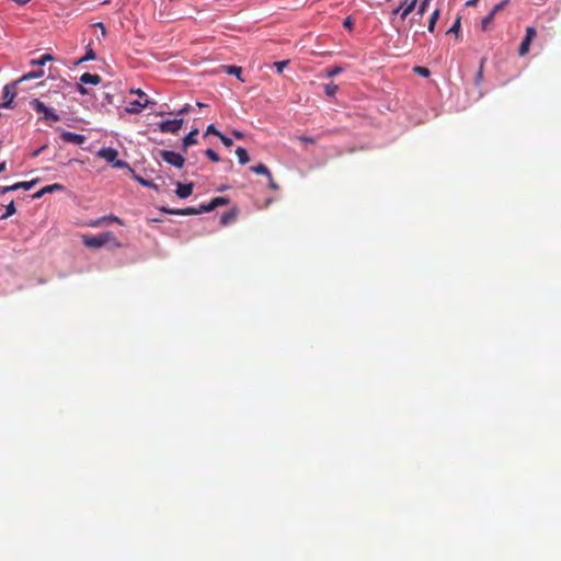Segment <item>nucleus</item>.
Here are the masks:
<instances>
[{"instance_id":"obj_1","label":"nucleus","mask_w":561,"mask_h":561,"mask_svg":"<svg viewBox=\"0 0 561 561\" xmlns=\"http://www.w3.org/2000/svg\"><path fill=\"white\" fill-rule=\"evenodd\" d=\"M82 241L85 247L91 249H98L107 243H112L116 248L122 247L121 242L112 231H106L98 236H83Z\"/></svg>"},{"instance_id":"obj_2","label":"nucleus","mask_w":561,"mask_h":561,"mask_svg":"<svg viewBox=\"0 0 561 561\" xmlns=\"http://www.w3.org/2000/svg\"><path fill=\"white\" fill-rule=\"evenodd\" d=\"M32 108L38 113V114H43V118L44 119H50L53 122H58L60 121V116L58 114H56L51 108L47 107L42 101H39L38 99H33L31 102H30Z\"/></svg>"},{"instance_id":"obj_3","label":"nucleus","mask_w":561,"mask_h":561,"mask_svg":"<svg viewBox=\"0 0 561 561\" xmlns=\"http://www.w3.org/2000/svg\"><path fill=\"white\" fill-rule=\"evenodd\" d=\"M160 157L164 162H167L175 168H179V169H181L185 163L184 157L174 151L161 150Z\"/></svg>"},{"instance_id":"obj_4","label":"nucleus","mask_w":561,"mask_h":561,"mask_svg":"<svg viewBox=\"0 0 561 561\" xmlns=\"http://www.w3.org/2000/svg\"><path fill=\"white\" fill-rule=\"evenodd\" d=\"M184 121L182 118L167 119L158 124L161 133L176 134L183 126Z\"/></svg>"},{"instance_id":"obj_5","label":"nucleus","mask_w":561,"mask_h":561,"mask_svg":"<svg viewBox=\"0 0 561 561\" xmlns=\"http://www.w3.org/2000/svg\"><path fill=\"white\" fill-rule=\"evenodd\" d=\"M16 81L13 82L12 84H7L4 88H3V103L1 104V107H5V108H10L12 107V102L15 98V87H16Z\"/></svg>"},{"instance_id":"obj_6","label":"nucleus","mask_w":561,"mask_h":561,"mask_svg":"<svg viewBox=\"0 0 561 561\" xmlns=\"http://www.w3.org/2000/svg\"><path fill=\"white\" fill-rule=\"evenodd\" d=\"M160 210L165 214H172V215H182V216H188V215H198L199 210L195 207H186V208H168V207H161Z\"/></svg>"},{"instance_id":"obj_7","label":"nucleus","mask_w":561,"mask_h":561,"mask_svg":"<svg viewBox=\"0 0 561 561\" xmlns=\"http://www.w3.org/2000/svg\"><path fill=\"white\" fill-rule=\"evenodd\" d=\"M60 138L65 142L75 144V145H82L85 141V137L83 135L75 134L71 131H62L60 135Z\"/></svg>"},{"instance_id":"obj_8","label":"nucleus","mask_w":561,"mask_h":561,"mask_svg":"<svg viewBox=\"0 0 561 561\" xmlns=\"http://www.w3.org/2000/svg\"><path fill=\"white\" fill-rule=\"evenodd\" d=\"M193 188H194L193 183H186V184L178 183L175 194L179 198H187L188 196L192 195Z\"/></svg>"},{"instance_id":"obj_9","label":"nucleus","mask_w":561,"mask_h":561,"mask_svg":"<svg viewBox=\"0 0 561 561\" xmlns=\"http://www.w3.org/2000/svg\"><path fill=\"white\" fill-rule=\"evenodd\" d=\"M149 104H153V102L147 99L145 100V102L131 101L129 103V106L126 108V112L129 114H138L141 112L142 108L147 107Z\"/></svg>"},{"instance_id":"obj_10","label":"nucleus","mask_w":561,"mask_h":561,"mask_svg":"<svg viewBox=\"0 0 561 561\" xmlns=\"http://www.w3.org/2000/svg\"><path fill=\"white\" fill-rule=\"evenodd\" d=\"M98 156L103 158L105 161L113 163L118 156V152L114 148H102Z\"/></svg>"},{"instance_id":"obj_11","label":"nucleus","mask_w":561,"mask_h":561,"mask_svg":"<svg viewBox=\"0 0 561 561\" xmlns=\"http://www.w3.org/2000/svg\"><path fill=\"white\" fill-rule=\"evenodd\" d=\"M62 190V185L61 184H51V185H47L43 188H41L39 191H37L36 193L33 194V198L37 199V198H41L42 196H44V194H49L51 192H55V191H60Z\"/></svg>"},{"instance_id":"obj_12","label":"nucleus","mask_w":561,"mask_h":561,"mask_svg":"<svg viewBox=\"0 0 561 561\" xmlns=\"http://www.w3.org/2000/svg\"><path fill=\"white\" fill-rule=\"evenodd\" d=\"M80 81L81 83L83 84H99L101 82V77L96 73H90V72H84L81 77H80Z\"/></svg>"},{"instance_id":"obj_13","label":"nucleus","mask_w":561,"mask_h":561,"mask_svg":"<svg viewBox=\"0 0 561 561\" xmlns=\"http://www.w3.org/2000/svg\"><path fill=\"white\" fill-rule=\"evenodd\" d=\"M198 135V129L195 128L193 130H191L184 138H183V149L184 151H186V149L192 146V145H195L197 144V139H196V136Z\"/></svg>"},{"instance_id":"obj_14","label":"nucleus","mask_w":561,"mask_h":561,"mask_svg":"<svg viewBox=\"0 0 561 561\" xmlns=\"http://www.w3.org/2000/svg\"><path fill=\"white\" fill-rule=\"evenodd\" d=\"M416 3H417V0H404L401 3V5H403L402 13H401L402 20H404L415 9Z\"/></svg>"},{"instance_id":"obj_15","label":"nucleus","mask_w":561,"mask_h":561,"mask_svg":"<svg viewBox=\"0 0 561 561\" xmlns=\"http://www.w3.org/2000/svg\"><path fill=\"white\" fill-rule=\"evenodd\" d=\"M236 217H237V209L232 208L221 216L220 222L222 226H227V225L231 224L232 221H234Z\"/></svg>"},{"instance_id":"obj_16","label":"nucleus","mask_w":561,"mask_h":561,"mask_svg":"<svg viewBox=\"0 0 561 561\" xmlns=\"http://www.w3.org/2000/svg\"><path fill=\"white\" fill-rule=\"evenodd\" d=\"M43 76H44V70H42V69L36 70V71H30V72L23 75L19 80H16V83H21L23 81H27L31 79H38V78H42Z\"/></svg>"},{"instance_id":"obj_17","label":"nucleus","mask_w":561,"mask_h":561,"mask_svg":"<svg viewBox=\"0 0 561 561\" xmlns=\"http://www.w3.org/2000/svg\"><path fill=\"white\" fill-rule=\"evenodd\" d=\"M236 154L238 157V160H239V163L240 164H245L250 161V157L248 154V151L242 148V147H238L237 150H236Z\"/></svg>"},{"instance_id":"obj_18","label":"nucleus","mask_w":561,"mask_h":561,"mask_svg":"<svg viewBox=\"0 0 561 561\" xmlns=\"http://www.w3.org/2000/svg\"><path fill=\"white\" fill-rule=\"evenodd\" d=\"M250 170L256 174H262V175H265L267 178H271V171L268 170V168L263 164V163H260L257 165H253L250 168Z\"/></svg>"},{"instance_id":"obj_19","label":"nucleus","mask_w":561,"mask_h":561,"mask_svg":"<svg viewBox=\"0 0 561 561\" xmlns=\"http://www.w3.org/2000/svg\"><path fill=\"white\" fill-rule=\"evenodd\" d=\"M222 69L225 70L226 73L228 75H233L236 76L238 79H240L241 81H243L241 79V73H242V68L241 67H238V66H224Z\"/></svg>"},{"instance_id":"obj_20","label":"nucleus","mask_w":561,"mask_h":561,"mask_svg":"<svg viewBox=\"0 0 561 561\" xmlns=\"http://www.w3.org/2000/svg\"><path fill=\"white\" fill-rule=\"evenodd\" d=\"M134 179L139 183L141 184L142 186H146V187H150V188H153V190H158V185L153 182V181H150V180H146L144 179L142 176L138 175V174H134Z\"/></svg>"},{"instance_id":"obj_21","label":"nucleus","mask_w":561,"mask_h":561,"mask_svg":"<svg viewBox=\"0 0 561 561\" xmlns=\"http://www.w3.org/2000/svg\"><path fill=\"white\" fill-rule=\"evenodd\" d=\"M37 183V180L26 181V182H18L13 184V188L19 190L23 188L25 191L31 190L35 184Z\"/></svg>"},{"instance_id":"obj_22","label":"nucleus","mask_w":561,"mask_h":561,"mask_svg":"<svg viewBox=\"0 0 561 561\" xmlns=\"http://www.w3.org/2000/svg\"><path fill=\"white\" fill-rule=\"evenodd\" d=\"M439 15H440V11H439L438 9H436V10L432 13V15H431V18H430V21H428V31H430V32H434V30H435V25H436V23H437V21H438V19H439Z\"/></svg>"},{"instance_id":"obj_23","label":"nucleus","mask_w":561,"mask_h":561,"mask_svg":"<svg viewBox=\"0 0 561 561\" xmlns=\"http://www.w3.org/2000/svg\"><path fill=\"white\" fill-rule=\"evenodd\" d=\"M54 57L50 54H45L38 59H32L31 65L32 66H44L47 61L53 60Z\"/></svg>"},{"instance_id":"obj_24","label":"nucleus","mask_w":561,"mask_h":561,"mask_svg":"<svg viewBox=\"0 0 561 561\" xmlns=\"http://www.w3.org/2000/svg\"><path fill=\"white\" fill-rule=\"evenodd\" d=\"M210 203H211L213 208L215 209L219 206H225V205L229 204V199L226 197L218 196V197H214L210 201Z\"/></svg>"},{"instance_id":"obj_25","label":"nucleus","mask_w":561,"mask_h":561,"mask_svg":"<svg viewBox=\"0 0 561 561\" xmlns=\"http://www.w3.org/2000/svg\"><path fill=\"white\" fill-rule=\"evenodd\" d=\"M96 58L95 53L90 47V45L87 47L85 55L79 60V62L88 61V60H94Z\"/></svg>"},{"instance_id":"obj_26","label":"nucleus","mask_w":561,"mask_h":561,"mask_svg":"<svg viewBox=\"0 0 561 561\" xmlns=\"http://www.w3.org/2000/svg\"><path fill=\"white\" fill-rule=\"evenodd\" d=\"M94 27H98L100 28L101 31H99V34H101L100 36H96V39L99 42H101L102 39L105 38L106 36V28H105V25L102 23V22H98V23H94L93 24Z\"/></svg>"},{"instance_id":"obj_27","label":"nucleus","mask_w":561,"mask_h":561,"mask_svg":"<svg viewBox=\"0 0 561 561\" xmlns=\"http://www.w3.org/2000/svg\"><path fill=\"white\" fill-rule=\"evenodd\" d=\"M94 27H98L100 28L101 31H99V34H101L100 36H96V39L99 42H101L102 39L105 38L106 36V28H105V25L102 23V22H98V23H94L93 24Z\"/></svg>"},{"instance_id":"obj_28","label":"nucleus","mask_w":561,"mask_h":561,"mask_svg":"<svg viewBox=\"0 0 561 561\" xmlns=\"http://www.w3.org/2000/svg\"><path fill=\"white\" fill-rule=\"evenodd\" d=\"M530 43H531L530 41H527L524 37L523 42L520 43L519 50H518L520 56H524L529 51Z\"/></svg>"},{"instance_id":"obj_29","label":"nucleus","mask_w":561,"mask_h":561,"mask_svg":"<svg viewBox=\"0 0 561 561\" xmlns=\"http://www.w3.org/2000/svg\"><path fill=\"white\" fill-rule=\"evenodd\" d=\"M337 90H339V87L334 83H328L324 87V92L328 96H333Z\"/></svg>"},{"instance_id":"obj_30","label":"nucleus","mask_w":561,"mask_h":561,"mask_svg":"<svg viewBox=\"0 0 561 561\" xmlns=\"http://www.w3.org/2000/svg\"><path fill=\"white\" fill-rule=\"evenodd\" d=\"M431 1L432 0H422V2L420 3V5L417 8L416 14L420 15V16H423L424 13L426 12Z\"/></svg>"},{"instance_id":"obj_31","label":"nucleus","mask_w":561,"mask_h":561,"mask_svg":"<svg viewBox=\"0 0 561 561\" xmlns=\"http://www.w3.org/2000/svg\"><path fill=\"white\" fill-rule=\"evenodd\" d=\"M16 209H15V206H14V203L11 202L7 208H5V213L1 216L2 219H5L10 216H12L13 214H15Z\"/></svg>"},{"instance_id":"obj_32","label":"nucleus","mask_w":561,"mask_h":561,"mask_svg":"<svg viewBox=\"0 0 561 561\" xmlns=\"http://www.w3.org/2000/svg\"><path fill=\"white\" fill-rule=\"evenodd\" d=\"M535 36H536V30H535V27H533V26H528V27L526 28V35H525V38H526L527 41H530V42H531V41L534 39V37H535Z\"/></svg>"},{"instance_id":"obj_33","label":"nucleus","mask_w":561,"mask_h":561,"mask_svg":"<svg viewBox=\"0 0 561 561\" xmlns=\"http://www.w3.org/2000/svg\"><path fill=\"white\" fill-rule=\"evenodd\" d=\"M414 71H415L417 75H420V76H422V77H424V78H426V77H428V76H430V70H428L427 68H425V67L416 66V67L414 68Z\"/></svg>"},{"instance_id":"obj_34","label":"nucleus","mask_w":561,"mask_h":561,"mask_svg":"<svg viewBox=\"0 0 561 561\" xmlns=\"http://www.w3.org/2000/svg\"><path fill=\"white\" fill-rule=\"evenodd\" d=\"M205 154L214 162H218L219 161V156L217 154L216 151H214L213 149H207L205 151Z\"/></svg>"},{"instance_id":"obj_35","label":"nucleus","mask_w":561,"mask_h":561,"mask_svg":"<svg viewBox=\"0 0 561 561\" xmlns=\"http://www.w3.org/2000/svg\"><path fill=\"white\" fill-rule=\"evenodd\" d=\"M460 31V18H458L454 24L451 25V27L448 30L447 33H455V34H458Z\"/></svg>"},{"instance_id":"obj_36","label":"nucleus","mask_w":561,"mask_h":561,"mask_svg":"<svg viewBox=\"0 0 561 561\" xmlns=\"http://www.w3.org/2000/svg\"><path fill=\"white\" fill-rule=\"evenodd\" d=\"M342 70L343 69L341 67H339V66L332 67V68L327 70V76L328 77H334V76L341 73Z\"/></svg>"},{"instance_id":"obj_37","label":"nucleus","mask_w":561,"mask_h":561,"mask_svg":"<svg viewBox=\"0 0 561 561\" xmlns=\"http://www.w3.org/2000/svg\"><path fill=\"white\" fill-rule=\"evenodd\" d=\"M288 60H283V61H276L274 64L276 70H277V73H282L284 68L288 65Z\"/></svg>"},{"instance_id":"obj_38","label":"nucleus","mask_w":561,"mask_h":561,"mask_svg":"<svg viewBox=\"0 0 561 561\" xmlns=\"http://www.w3.org/2000/svg\"><path fill=\"white\" fill-rule=\"evenodd\" d=\"M197 210H199V214L202 213H209L211 210H214L213 206H211V203L209 202L208 204H202Z\"/></svg>"},{"instance_id":"obj_39","label":"nucleus","mask_w":561,"mask_h":561,"mask_svg":"<svg viewBox=\"0 0 561 561\" xmlns=\"http://www.w3.org/2000/svg\"><path fill=\"white\" fill-rule=\"evenodd\" d=\"M220 134L221 133L213 124H210L206 129V135H215L219 137Z\"/></svg>"},{"instance_id":"obj_40","label":"nucleus","mask_w":561,"mask_h":561,"mask_svg":"<svg viewBox=\"0 0 561 561\" xmlns=\"http://www.w3.org/2000/svg\"><path fill=\"white\" fill-rule=\"evenodd\" d=\"M493 18H494V12H490V14H489V15H486V16L482 20V28H483V30H486L488 24L492 22Z\"/></svg>"},{"instance_id":"obj_41","label":"nucleus","mask_w":561,"mask_h":561,"mask_svg":"<svg viewBox=\"0 0 561 561\" xmlns=\"http://www.w3.org/2000/svg\"><path fill=\"white\" fill-rule=\"evenodd\" d=\"M218 138L221 140L224 146H226L228 148L231 147L233 144L232 140L229 137L225 136L222 133L219 135Z\"/></svg>"},{"instance_id":"obj_42","label":"nucleus","mask_w":561,"mask_h":561,"mask_svg":"<svg viewBox=\"0 0 561 561\" xmlns=\"http://www.w3.org/2000/svg\"><path fill=\"white\" fill-rule=\"evenodd\" d=\"M104 218H105V222H117L119 225H123V221L117 216L108 215V216H104Z\"/></svg>"},{"instance_id":"obj_43","label":"nucleus","mask_w":561,"mask_h":561,"mask_svg":"<svg viewBox=\"0 0 561 561\" xmlns=\"http://www.w3.org/2000/svg\"><path fill=\"white\" fill-rule=\"evenodd\" d=\"M297 139L305 144H311V145L316 144V139L312 137H308V136H298Z\"/></svg>"},{"instance_id":"obj_44","label":"nucleus","mask_w":561,"mask_h":561,"mask_svg":"<svg viewBox=\"0 0 561 561\" xmlns=\"http://www.w3.org/2000/svg\"><path fill=\"white\" fill-rule=\"evenodd\" d=\"M191 108L192 107L190 104H185L183 107H181L179 111H176L175 114L179 116L187 114L191 111Z\"/></svg>"},{"instance_id":"obj_45","label":"nucleus","mask_w":561,"mask_h":561,"mask_svg":"<svg viewBox=\"0 0 561 561\" xmlns=\"http://www.w3.org/2000/svg\"><path fill=\"white\" fill-rule=\"evenodd\" d=\"M113 165L115 168H118V169H123V168H127L128 167V163L126 161H123V160H118L117 158L115 159V161L113 162Z\"/></svg>"},{"instance_id":"obj_46","label":"nucleus","mask_w":561,"mask_h":561,"mask_svg":"<svg viewBox=\"0 0 561 561\" xmlns=\"http://www.w3.org/2000/svg\"><path fill=\"white\" fill-rule=\"evenodd\" d=\"M506 3H507V0H504L500 3H497L491 12H494V14H495L497 11L502 10L506 5Z\"/></svg>"},{"instance_id":"obj_47","label":"nucleus","mask_w":561,"mask_h":561,"mask_svg":"<svg viewBox=\"0 0 561 561\" xmlns=\"http://www.w3.org/2000/svg\"><path fill=\"white\" fill-rule=\"evenodd\" d=\"M268 179V186L274 190V191H277L279 188L278 184L274 181L273 176L271 175V178H267Z\"/></svg>"},{"instance_id":"obj_48","label":"nucleus","mask_w":561,"mask_h":561,"mask_svg":"<svg viewBox=\"0 0 561 561\" xmlns=\"http://www.w3.org/2000/svg\"><path fill=\"white\" fill-rule=\"evenodd\" d=\"M483 77V64H481L479 71L476 76V82L479 83L482 80Z\"/></svg>"},{"instance_id":"obj_49","label":"nucleus","mask_w":561,"mask_h":561,"mask_svg":"<svg viewBox=\"0 0 561 561\" xmlns=\"http://www.w3.org/2000/svg\"><path fill=\"white\" fill-rule=\"evenodd\" d=\"M104 222H105V218H104V216H103V217H101V218H99V219H96V220L92 221V222L90 224V226H91V227H99V226H101V225H102V224H104Z\"/></svg>"},{"instance_id":"obj_50","label":"nucleus","mask_w":561,"mask_h":561,"mask_svg":"<svg viewBox=\"0 0 561 561\" xmlns=\"http://www.w3.org/2000/svg\"><path fill=\"white\" fill-rule=\"evenodd\" d=\"M12 191H15V188H13V185L0 186V194H5V193L12 192Z\"/></svg>"},{"instance_id":"obj_51","label":"nucleus","mask_w":561,"mask_h":561,"mask_svg":"<svg viewBox=\"0 0 561 561\" xmlns=\"http://www.w3.org/2000/svg\"><path fill=\"white\" fill-rule=\"evenodd\" d=\"M130 93L131 94H137L139 98L146 96V93L142 90H140V89H131Z\"/></svg>"},{"instance_id":"obj_52","label":"nucleus","mask_w":561,"mask_h":561,"mask_svg":"<svg viewBox=\"0 0 561 561\" xmlns=\"http://www.w3.org/2000/svg\"><path fill=\"white\" fill-rule=\"evenodd\" d=\"M344 27L352 28L353 22L352 19L348 16L343 22Z\"/></svg>"},{"instance_id":"obj_53","label":"nucleus","mask_w":561,"mask_h":561,"mask_svg":"<svg viewBox=\"0 0 561 561\" xmlns=\"http://www.w3.org/2000/svg\"><path fill=\"white\" fill-rule=\"evenodd\" d=\"M78 92L82 95H85L88 94V90L82 85V84H79L78 88H77Z\"/></svg>"},{"instance_id":"obj_54","label":"nucleus","mask_w":561,"mask_h":561,"mask_svg":"<svg viewBox=\"0 0 561 561\" xmlns=\"http://www.w3.org/2000/svg\"><path fill=\"white\" fill-rule=\"evenodd\" d=\"M232 135L237 138V139H242L243 138V134L239 130H233L232 131Z\"/></svg>"},{"instance_id":"obj_55","label":"nucleus","mask_w":561,"mask_h":561,"mask_svg":"<svg viewBox=\"0 0 561 561\" xmlns=\"http://www.w3.org/2000/svg\"><path fill=\"white\" fill-rule=\"evenodd\" d=\"M402 8H403V5H401V4H400L398 8H396V9L392 11V14H400V15H401V13H402Z\"/></svg>"},{"instance_id":"obj_56","label":"nucleus","mask_w":561,"mask_h":561,"mask_svg":"<svg viewBox=\"0 0 561 561\" xmlns=\"http://www.w3.org/2000/svg\"><path fill=\"white\" fill-rule=\"evenodd\" d=\"M45 148H46V146H43L42 148L37 149V150L33 153V156H34V157L38 156V154H39V153H41Z\"/></svg>"},{"instance_id":"obj_57","label":"nucleus","mask_w":561,"mask_h":561,"mask_svg":"<svg viewBox=\"0 0 561 561\" xmlns=\"http://www.w3.org/2000/svg\"><path fill=\"white\" fill-rule=\"evenodd\" d=\"M5 169H7V163L5 162H1L0 163V173L5 171Z\"/></svg>"},{"instance_id":"obj_58","label":"nucleus","mask_w":561,"mask_h":561,"mask_svg":"<svg viewBox=\"0 0 561 561\" xmlns=\"http://www.w3.org/2000/svg\"><path fill=\"white\" fill-rule=\"evenodd\" d=\"M479 0H469L467 5H476Z\"/></svg>"},{"instance_id":"obj_59","label":"nucleus","mask_w":561,"mask_h":561,"mask_svg":"<svg viewBox=\"0 0 561 561\" xmlns=\"http://www.w3.org/2000/svg\"><path fill=\"white\" fill-rule=\"evenodd\" d=\"M196 105H197L198 107H206V106H207V104H204V103H202V102H197V103H196Z\"/></svg>"}]
</instances>
